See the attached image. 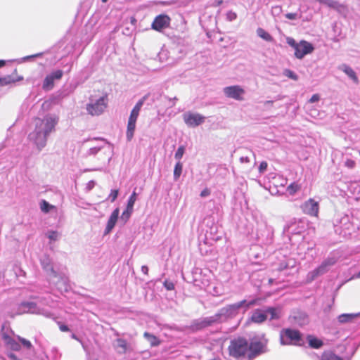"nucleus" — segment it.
<instances>
[{
    "label": "nucleus",
    "instance_id": "5",
    "mask_svg": "<svg viewBox=\"0 0 360 360\" xmlns=\"http://www.w3.org/2000/svg\"><path fill=\"white\" fill-rule=\"evenodd\" d=\"M94 96L91 95L90 100L91 103L86 105V110L92 116H98L102 114L108 105V94L104 93L95 102H93Z\"/></svg>",
    "mask_w": 360,
    "mask_h": 360
},
{
    "label": "nucleus",
    "instance_id": "8",
    "mask_svg": "<svg viewBox=\"0 0 360 360\" xmlns=\"http://www.w3.org/2000/svg\"><path fill=\"white\" fill-rule=\"evenodd\" d=\"M224 93L226 97L233 98L237 101H243L245 90L238 85L226 86L224 89Z\"/></svg>",
    "mask_w": 360,
    "mask_h": 360
},
{
    "label": "nucleus",
    "instance_id": "20",
    "mask_svg": "<svg viewBox=\"0 0 360 360\" xmlns=\"http://www.w3.org/2000/svg\"><path fill=\"white\" fill-rule=\"evenodd\" d=\"M340 69L349 77H350L355 83H359V79L355 73V72L349 66L343 64Z\"/></svg>",
    "mask_w": 360,
    "mask_h": 360
},
{
    "label": "nucleus",
    "instance_id": "18",
    "mask_svg": "<svg viewBox=\"0 0 360 360\" xmlns=\"http://www.w3.org/2000/svg\"><path fill=\"white\" fill-rule=\"evenodd\" d=\"M119 214H120V210L118 208H116L115 210H113V212H112V214L108 221L107 226H106V228L105 230V234L109 233L112 231V229L114 228V226H115L116 222L117 221Z\"/></svg>",
    "mask_w": 360,
    "mask_h": 360
},
{
    "label": "nucleus",
    "instance_id": "24",
    "mask_svg": "<svg viewBox=\"0 0 360 360\" xmlns=\"http://www.w3.org/2000/svg\"><path fill=\"white\" fill-rule=\"evenodd\" d=\"M265 311H266V314H270L269 319L274 320V319H278L281 317V311L275 307H268L265 309Z\"/></svg>",
    "mask_w": 360,
    "mask_h": 360
},
{
    "label": "nucleus",
    "instance_id": "1",
    "mask_svg": "<svg viewBox=\"0 0 360 360\" xmlns=\"http://www.w3.org/2000/svg\"><path fill=\"white\" fill-rule=\"evenodd\" d=\"M230 356L236 359L252 360L267 352V340L264 341L252 340L250 342L244 337H238L231 340L228 347Z\"/></svg>",
    "mask_w": 360,
    "mask_h": 360
},
{
    "label": "nucleus",
    "instance_id": "14",
    "mask_svg": "<svg viewBox=\"0 0 360 360\" xmlns=\"http://www.w3.org/2000/svg\"><path fill=\"white\" fill-rule=\"evenodd\" d=\"M37 310V304L33 302H22L18 307L17 315L33 314Z\"/></svg>",
    "mask_w": 360,
    "mask_h": 360
},
{
    "label": "nucleus",
    "instance_id": "55",
    "mask_svg": "<svg viewBox=\"0 0 360 360\" xmlns=\"http://www.w3.org/2000/svg\"><path fill=\"white\" fill-rule=\"evenodd\" d=\"M269 283H272V279H269Z\"/></svg>",
    "mask_w": 360,
    "mask_h": 360
},
{
    "label": "nucleus",
    "instance_id": "32",
    "mask_svg": "<svg viewBox=\"0 0 360 360\" xmlns=\"http://www.w3.org/2000/svg\"><path fill=\"white\" fill-rule=\"evenodd\" d=\"M284 75L286 77H289V78H290V79H293L295 81H297L298 79L297 75L294 72H292L290 70H288V69L285 70H284Z\"/></svg>",
    "mask_w": 360,
    "mask_h": 360
},
{
    "label": "nucleus",
    "instance_id": "31",
    "mask_svg": "<svg viewBox=\"0 0 360 360\" xmlns=\"http://www.w3.org/2000/svg\"><path fill=\"white\" fill-rule=\"evenodd\" d=\"M136 200V193L134 191L131 195H130L127 205V207L129 208V210H133L134 203Z\"/></svg>",
    "mask_w": 360,
    "mask_h": 360
},
{
    "label": "nucleus",
    "instance_id": "3",
    "mask_svg": "<svg viewBox=\"0 0 360 360\" xmlns=\"http://www.w3.org/2000/svg\"><path fill=\"white\" fill-rule=\"evenodd\" d=\"M149 94L145 95L142 98H141L133 108L131 111L127 127L126 136L128 141H131L134 136L135 129H136V123L138 119L139 112L142 105H143L145 101L147 99Z\"/></svg>",
    "mask_w": 360,
    "mask_h": 360
},
{
    "label": "nucleus",
    "instance_id": "34",
    "mask_svg": "<svg viewBox=\"0 0 360 360\" xmlns=\"http://www.w3.org/2000/svg\"><path fill=\"white\" fill-rule=\"evenodd\" d=\"M63 72L60 70H56L49 75L52 77V79H60L63 77Z\"/></svg>",
    "mask_w": 360,
    "mask_h": 360
},
{
    "label": "nucleus",
    "instance_id": "10",
    "mask_svg": "<svg viewBox=\"0 0 360 360\" xmlns=\"http://www.w3.org/2000/svg\"><path fill=\"white\" fill-rule=\"evenodd\" d=\"M314 49V48L311 43L302 40L299 42V46L295 51V56L298 59H302L307 54L311 53Z\"/></svg>",
    "mask_w": 360,
    "mask_h": 360
},
{
    "label": "nucleus",
    "instance_id": "28",
    "mask_svg": "<svg viewBox=\"0 0 360 360\" xmlns=\"http://www.w3.org/2000/svg\"><path fill=\"white\" fill-rule=\"evenodd\" d=\"M357 314H343L338 316V321L340 323H346L352 321Z\"/></svg>",
    "mask_w": 360,
    "mask_h": 360
},
{
    "label": "nucleus",
    "instance_id": "23",
    "mask_svg": "<svg viewBox=\"0 0 360 360\" xmlns=\"http://www.w3.org/2000/svg\"><path fill=\"white\" fill-rule=\"evenodd\" d=\"M301 188V184L294 181L288 186L286 191L290 195H294L297 192L300 191Z\"/></svg>",
    "mask_w": 360,
    "mask_h": 360
},
{
    "label": "nucleus",
    "instance_id": "56",
    "mask_svg": "<svg viewBox=\"0 0 360 360\" xmlns=\"http://www.w3.org/2000/svg\"><path fill=\"white\" fill-rule=\"evenodd\" d=\"M359 277H360V272L359 273V275H358Z\"/></svg>",
    "mask_w": 360,
    "mask_h": 360
},
{
    "label": "nucleus",
    "instance_id": "2",
    "mask_svg": "<svg viewBox=\"0 0 360 360\" xmlns=\"http://www.w3.org/2000/svg\"><path fill=\"white\" fill-rule=\"evenodd\" d=\"M59 117L54 115H47L43 119H35V128L29 134V139L40 150L44 148L47 141L48 136L55 131Z\"/></svg>",
    "mask_w": 360,
    "mask_h": 360
},
{
    "label": "nucleus",
    "instance_id": "48",
    "mask_svg": "<svg viewBox=\"0 0 360 360\" xmlns=\"http://www.w3.org/2000/svg\"><path fill=\"white\" fill-rule=\"evenodd\" d=\"M256 303H257V300H252L248 304H247L246 307L248 308V307H250L252 305H255Z\"/></svg>",
    "mask_w": 360,
    "mask_h": 360
},
{
    "label": "nucleus",
    "instance_id": "49",
    "mask_svg": "<svg viewBox=\"0 0 360 360\" xmlns=\"http://www.w3.org/2000/svg\"><path fill=\"white\" fill-rule=\"evenodd\" d=\"M6 64V61L4 60H0V68L4 66Z\"/></svg>",
    "mask_w": 360,
    "mask_h": 360
},
{
    "label": "nucleus",
    "instance_id": "36",
    "mask_svg": "<svg viewBox=\"0 0 360 360\" xmlns=\"http://www.w3.org/2000/svg\"><path fill=\"white\" fill-rule=\"evenodd\" d=\"M184 151H185L184 146H179L175 153V158L177 160H180L182 158V156L184 153Z\"/></svg>",
    "mask_w": 360,
    "mask_h": 360
},
{
    "label": "nucleus",
    "instance_id": "44",
    "mask_svg": "<svg viewBox=\"0 0 360 360\" xmlns=\"http://www.w3.org/2000/svg\"><path fill=\"white\" fill-rule=\"evenodd\" d=\"M297 16V15L295 13H288L285 14V18L289 20H295Z\"/></svg>",
    "mask_w": 360,
    "mask_h": 360
},
{
    "label": "nucleus",
    "instance_id": "4",
    "mask_svg": "<svg viewBox=\"0 0 360 360\" xmlns=\"http://www.w3.org/2000/svg\"><path fill=\"white\" fill-rule=\"evenodd\" d=\"M302 335L298 330L283 328L280 332V343L282 345H301Z\"/></svg>",
    "mask_w": 360,
    "mask_h": 360
},
{
    "label": "nucleus",
    "instance_id": "13",
    "mask_svg": "<svg viewBox=\"0 0 360 360\" xmlns=\"http://www.w3.org/2000/svg\"><path fill=\"white\" fill-rule=\"evenodd\" d=\"M221 314H216L214 316L205 317L200 321L195 323V326L198 330H201L204 328L210 326L214 323L218 322L221 318Z\"/></svg>",
    "mask_w": 360,
    "mask_h": 360
},
{
    "label": "nucleus",
    "instance_id": "16",
    "mask_svg": "<svg viewBox=\"0 0 360 360\" xmlns=\"http://www.w3.org/2000/svg\"><path fill=\"white\" fill-rule=\"evenodd\" d=\"M2 340H4L5 345L11 350L20 351L21 349L20 345L7 333H4L2 334Z\"/></svg>",
    "mask_w": 360,
    "mask_h": 360
},
{
    "label": "nucleus",
    "instance_id": "6",
    "mask_svg": "<svg viewBox=\"0 0 360 360\" xmlns=\"http://www.w3.org/2000/svg\"><path fill=\"white\" fill-rule=\"evenodd\" d=\"M336 260L334 258H328L324 260L320 266L310 271L307 274V282H311L316 279L318 276L325 274L328 271V268L335 264Z\"/></svg>",
    "mask_w": 360,
    "mask_h": 360
},
{
    "label": "nucleus",
    "instance_id": "15",
    "mask_svg": "<svg viewBox=\"0 0 360 360\" xmlns=\"http://www.w3.org/2000/svg\"><path fill=\"white\" fill-rule=\"evenodd\" d=\"M246 301L242 300L239 302L227 305L221 309L222 314L233 315L238 313V310L245 304Z\"/></svg>",
    "mask_w": 360,
    "mask_h": 360
},
{
    "label": "nucleus",
    "instance_id": "9",
    "mask_svg": "<svg viewBox=\"0 0 360 360\" xmlns=\"http://www.w3.org/2000/svg\"><path fill=\"white\" fill-rule=\"evenodd\" d=\"M301 208L303 212L311 217H318L319 212V202L315 201L313 198H309L305 201Z\"/></svg>",
    "mask_w": 360,
    "mask_h": 360
},
{
    "label": "nucleus",
    "instance_id": "21",
    "mask_svg": "<svg viewBox=\"0 0 360 360\" xmlns=\"http://www.w3.org/2000/svg\"><path fill=\"white\" fill-rule=\"evenodd\" d=\"M143 337L148 340L151 347H156L160 345V340L155 335L149 333L148 332H145L143 333Z\"/></svg>",
    "mask_w": 360,
    "mask_h": 360
},
{
    "label": "nucleus",
    "instance_id": "54",
    "mask_svg": "<svg viewBox=\"0 0 360 360\" xmlns=\"http://www.w3.org/2000/svg\"><path fill=\"white\" fill-rule=\"evenodd\" d=\"M101 1H102V2H103V3H105V2H107V1H108V0H101Z\"/></svg>",
    "mask_w": 360,
    "mask_h": 360
},
{
    "label": "nucleus",
    "instance_id": "38",
    "mask_svg": "<svg viewBox=\"0 0 360 360\" xmlns=\"http://www.w3.org/2000/svg\"><path fill=\"white\" fill-rule=\"evenodd\" d=\"M163 285L167 290H173L175 288L174 283L169 281H165Z\"/></svg>",
    "mask_w": 360,
    "mask_h": 360
},
{
    "label": "nucleus",
    "instance_id": "52",
    "mask_svg": "<svg viewBox=\"0 0 360 360\" xmlns=\"http://www.w3.org/2000/svg\"><path fill=\"white\" fill-rule=\"evenodd\" d=\"M265 103H273V101H267L265 102Z\"/></svg>",
    "mask_w": 360,
    "mask_h": 360
},
{
    "label": "nucleus",
    "instance_id": "12",
    "mask_svg": "<svg viewBox=\"0 0 360 360\" xmlns=\"http://www.w3.org/2000/svg\"><path fill=\"white\" fill-rule=\"evenodd\" d=\"M22 79L23 77L18 75V70L15 69L12 74L0 77V86H11Z\"/></svg>",
    "mask_w": 360,
    "mask_h": 360
},
{
    "label": "nucleus",
    "instance_id": "51",
    "mask_svg": "<svg viewBox=\"0 0 360 360\" xmlns=\"http://www.w3.org/2000/svg\"><path fill=\"white\" fill-rule=\"evenodd\" d=\"M72 339H75V340H79V339H78V338H77V337L76 336V335H75V334H72Z\"/></svg>",
    "mask_w": 360,
    "mask_h": 360
},
{
    "label": "nucleus",
    "instance_id": "27",
    "mask_svg": "<svg viewBox=\"0 0 360 360\" xmlns=\"http://www.w3.org/2000/svg\"><path fill=\"white\" fill-rule=\"evenodd\" d=\"M54 86V80L52 79V77L49 75H47L43 83V89L44 90H51Z\"/></svg>",
    "mask_w": 360,
    "mask_h": 360
},
{
    "label": "nucleus",
    "instance_id": "45",
    "mask_svg": "<svg viewBox=\"0 0 360 360\" xmlns=\"http://www.w3.org/2000/svg\"><path fill=\"white\" fill-rule=\"evenodd\" d=\"M210 193H211L210 190L209 188H205L200 193V196L202 197V198L207 197V196L210 195Z\"/></svg>",
    "mask_w": 360,
    "mask_h": 360
},
{
    "label": "nucleus",
    "instance_id": "17",
    "mask_svg": "<svg viewBox=\"0 0 360 360\" xmlns=\"http://www.w3.org/2000/svg\"><path fill=\"white\" fill-rule=\"evenodd\" d=\"M266 319V311L260 309H255L250 317L251 321L255 323H264Z\"/></svg>",
    "mask_w": 360,
    "mask_h": 360
},
{
    "label": "nucleus",
    "instance_id": "46",
    "mask_svg": "<svg viewBox=\"0 0 360 360\" xmlns=\"http://www.w3.org/2000/svg\"><path fill=\"white\" fill-rule=\"evenodd\" d=\"M320 99V96L319 94H314L311 98L309 99V102L310 103H314V102H317L319 101Z\"/></svg>",
    "mask_w": 360,
    "mask_h": 360
},
{
    "label": "nucleus",
    "instance_id": "35",
    "mask_svg": "<svg viewBox=\"0 0 360 360\" xmlns=\"http://www.w3.org/2000/svg\"><path fill=\"white\" fill-rule=\"evenodd\" d=\"M18 340L22 343V345L27 349H31L32 347L31 342L26 340L25 338L18 336Z\"/></svg>",
    "mask_w": 360,
    "mask_h": 360
},
{
    "label": "nucleus",
    "instance_id": "25",
    "mask_svg": "<svg viewBox=\"0 0 360 360\" xmlns=\"http://www.w3.org/2000/svg\"><path fill=\"white\" fill-rule=\"evenodd\" d=\"M257 34L259 37L266 41H272L274 40L272 36L263 28H258L257 30Z\"/></svg>",
    "mask_w": 360,
    "mask_h": 360
},
{
    "label": "nucleus",
    "instance_id": "41",
    "mask_svg": "<svg viewBox=\"0 0 360 360\" xmlns=\"http://www.w3.org/2000/svg\"><path fill=\"white\" fill-rule=\"evenodd\" d=\"M57 324H58L60 331H62V332H68V331L70 330L68 326L65 325V324H63V323L58 321V322H57Z\"/></svg>",
    "mask_w": 360,
    "mask_h": 360
},
{
    "label": "nucleus",
    "instance_id": "39",
    "mask_svg": "<svg viewBox=\"0 0 360 360\" xmlns=\"http://www.w3.org/2000/svg\"><path fill=\"white\" fill-rule=\"evenodd\" d=\"M58 233L56 231H51L48 232V238L51 240H56Z\"/></svg>",
    "mask_w": 360,
    "mask_h": 360
},
{
    "label": "nucleus",
    "instance_id": "50",
    "mask_svg": "<svg viewBox=\"0 0 360 360\" xmlns=\"http://www.w3.org/2000/svg\"><path fill=\"white\" fill-rule=\"evenodd\" d=\"M231 19H235L236 18V14L235 13H231Z\"/></svg>",
    "mask_w": 360,
    "mask_h": 360
},
{
    "label": "nucleus",
    "instance_id": "29",
    "mask_svg": "<svg viewBox=\"0 0 360 360\" xmlns=\"http://www.w3.org/2000/svg\"><path fill=\"white\" fill-rule=\"evenodd\" d=\"M182 169H183V165L181 162H178L176 165H175V167H174V178L175 180H177L181 173H182Z\"/></svg>",
    "mask_w": 360,
    "mask_h": 360
},
{
    "label": "nucleus",
    "instance_id": "22",
    "mask_svg": "<svg viewBox=\"0 0 360 360\" xmlns=\"http://www.w3.org/2000/svg\"><path fill=\"white\" fill-rule=\"evenodd\" d=\"M320 360H344L341 356L331 351H326L322 353Z\"/></svg>",
    "mask_w": 360,
    "mask_h": 360
},
{
    "label": "nucleus",
    "instance_id": "37",
    "mask_svg": "<svg viewBox=\"0 0 360 360\" xmlns=\"http://www.w3.org/2000/svg\"><path fill=\"white\" fill-rule=\"evenodd\" d=\"M286 40L288 44L292 47L295 49V51L299 46V43L296 42L293 38L288 37Z\"/></svg>",
    "mask_w": 360,
    "mask_h": 360
},
{
    "label": "nucleus",
    "instance_id": "7",
    "mask_svg": "<svg viewBox=\"0 0 360 360\" xmlns=\"http://www.w3.org/2000/svg\"><path fill=\"white\" fill-rule=\"evenodd\" d=\"M171 18L167 14H160L157 15L152 24L151 28L157 32H162L163 30L169 27Z\"/></svg>",
    "mask_w": 360,
    "mask_h": 360
},
{
    "label": "nucleus",
    "instance_id": "26",
    "mask_svg": "<svg viewBox=\"0 0 360 360\" xmlns=\"http://www.w3.org/2000/svg\"><path fill=\"white\" fill-rule=\"evenodd\" d=\"M308 340H309V345L312 348L319 349L323 345L322 340H321L316 338L309 335V336H308Z\"/></svg>",
    "mask_w": 360,
    "mask_h": 360
},
{
    "label": "nucleus",
    "instance_id": "53",
    "mask_svg": "<svg viewBox=\"0 0 360 360\" xmlns=\"http://www.w3.org/2000/svg\"><path fill=\"white\" fill-rule=\"evenodd\" d=\"M136 21V19L134 18H132L131 22Z\"/></svg>",
    "mask_w": 360,
    "mask_h": 360
},
{
    "label": "nucleus",
    "instance_id": "40",
    "mask_svg": "<svg viewBox=\"0 0 360 360\" xmlns=\"http://www.w3.org/2000/svg\"><path fill=\"white\" fill-rule=\"evenodd\" d=\"M118 193L119 191L117 189L111 191L109 195V198H110L111 202H114L117 199Z\"/></svg>",
    "mask_w": 360,
    "mask_h": 360
},
{
    "label": "nucleus",
    "instance_id": "33",
    "mask_svg": "<svg viewBox=\"0 0 360 360\" xmlns=\"http://www.w3.org/2000/svg\"><path fill=\"white\" fill-rule=\"evenodd\" d=\"M132 212L133 210H129L127 207L126 210L122 214L121 219L124 221H127L129 219Z\"/></svg>",
    "mask_w": 360,
    "mask_h": 360
},
{
    "label": "nucleus",
    "instance_id": "47",
    "mask_svg": "<svg viewBox=\"0 0 360 360\" xmlns=\"http://www.w3.org/2000/svg\"><path fill=\"white\" fill-rule=\"evenodd\" d=\"M141 271L144 274H148V267L147 266H142Z\"/></svg>",
    "mask_w": 360,
    "mask_h": 360
},
{
    "label": "nucleus",
    "instance_id": "30",
    "mask_svg": "<svg viewBox=\"0 0 360 360\" xmlns=\"http://www.w3.org/2000/svg\"><path fill=\"white\" fill-rule=\"evenodd\" d=\"M40 208L41 211L44 213L49 212L51 209H54L55 207L52 205H50L47 201L43 200L40 203Z\"/></svg>",
    "mask_w": 360,
    "mask_h": 360
},
{
    "label": "nucleus",
    "instance_id": "19",
    "mask_svg": "<svg viewBox=\"0 0 360 360\" xmlns=\"http://www.w3.org/2000/svg\"><path fill=\"white\" fill-rule=\"evenodd\" d=\"M115 347L119 354H123L127 353L129 349V345L126 340L123 338H117L116 340V345Z\"/></svg>",
    "mask_w": 360,
    "mask_h": 360
},
{
    "label": "nucleus",
    "instance_id": "43",
    "mask_svg": "<svg viewBox=\"0 0 360 360\" xmlns=\"http://www.w3.org/2000/svg\"><path fill=\"white\" fill-rule=\"evenodd\" d=\"M51 107V102L46 101L42 103L41 108L46 110H48Z\"/></svg>",
    "mask_w": 360,
    "mask_h": 360
},
{
    "label": "nucleus",
    "instance_id": "42",
    "mask_svg": "<svg viewBox=\"0 0 360 360\" xmlns=\"http://www.w3.org/2000/svg\"><path fill=\"white\" fill-rule=\"evenodd\" d=\"M267 162H265V161H263L260 163L259 165V172L260 173H263L267 168Z\"/></svg>",
    "mask_w": 360,
    "mask_h": 360
},
{
    "label": "nucleus",
    "instance_id": "11",
    "mask_svg": "<svg viewBox=\"0 0 360 360\" xmlns=\"http://www.w3.org/2000/svg\"><path fill=\"white\" fill-rule=\"evenodd\" d=\"M184 120L185 123L191 127H195L205 121V117L198 113H187L184 115Z\"/></svg>",
    "mask_w": 360,
    "mask_h": 360
}]
</instances>
